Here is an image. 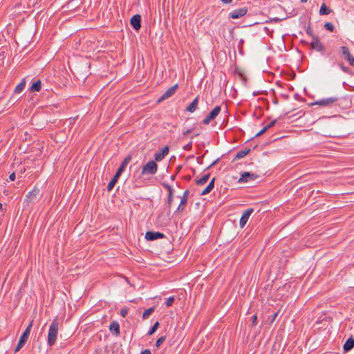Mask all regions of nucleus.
<instances>
[{"instance_id": "obj_34", "label": "nucleus", "mask_w": 354, "mask_h": 354, "mask_svg": "<svg viewBox=\"0 0 354 354\" xmlns=\"http://www.w3.org/2000/svg\"><path fill=\"white\" fill-rule=\"evenodd\" d=\"M173 202V194H168L167 205L169 209H170V207L171 206Z\"/></svg>"}, {"instance_id": "obj_6", "label": "nucleus", "mask_w": 354, "mask_h": 354, "mask_svg": "<svg viewBox=\"0 0 354 354\" xmlns=\"http://www.w3.org/2000/svg\"><path fill=\"white\" fill-rule=\"evenodd\" d=\"M178 87V84L174 85L173 86L170 87L169 89H167L157 100V103H160L163 102L164 100L169 98L173 95H174L177 88Z\"/></svg>"}, {"instance_id": "obj_25", "label": "nucleus", "mask_w": 354, "mask_h": 354, "mask_svg": "<svg viewBox=\"0 0 354 354\" xmlns=\"http://www.w3.org/2000/svg\"><path fill=\"white\" fill-rule=\"evenodd\" d=\"M110 330L115 332L116 335L120 334V325L118 322H113L110 325Z\"/></svg>"}, {"instance_id": "obj_43", "label": "nucleus", "mask_w": 354, "mask_h": 354, "mask_svg": "<svg viewBox=\"0 0 354 354\" xmlns=\"http://www.w3.org/2000/svg\"><path fill=\"white\" fill-rule=\"evenodd\" d=\"M9 178L11 181H13L15 180V174L13 172L9 176Z\"/></svg>"}, {"instance_id": "obj_44", "label": "nucleus", "mask_w": 354, "mask_h": 354, "mask_svg": "<svg viewBox=\"0 0 354 354\" xmlns=\"http://www.w3.org/2000/svg\"><path fill=\"white\" fill-rule=\"evenodd\" d=\"M151 351L149 349H145L142 351L140 354H151Z\"/></svg>"}, {"instance_id": "obj_26", "label": "nucleus", "mask_w": 354, "mask_h": 354, "mask_svg": "<svg viewBox=\"0 0 354 354\" xmlns=\"http://www.w3.org/2000/svg\"><path fill=\"white\" fill-rule=\"evenodd\" d=\"M250 151V149H245L240 150L239 151H238L236 153V154L235 156V158H236V159L243 158L246 155H248Z\"/></svg>"}, {"instance_id": "obj_32", "label": "nucleus", "mask_w": 354, "mask_h": 354, "mask_svg": "<svg viewBox=\"0 0 354 354\" xmlns=\"http://www.w3.org/2000/svg\"><path fill=\"white\" fill-rule=\"evenodd\" d=\"M338 66L341 68V69L344 72H345L346 73H350V71H351L350 68L348 66H344V64L343 63H339Z\"/></svg>"}, {"instance_id": "obj_31", "label": "nucleus", "mask_w": 354, "mask_h": 354, "mask_svg": "<svg viewBox=\"0 0 354 354\" xmlns=\"http://www.w3.org/2000/svg\"><path fill=\"white\" fill-rule=\"evenodd\" d=\"M165 341V337L162 336L159 337L156 342V348H158Z\"/></svg>"}, {"instance_id": "obj_20", "label": "nucleus", "mask_w": 354, "mask_h": 354, "mask_svg": "<svg viewBox=\"0 0 354 354\" xmlns=\"http://www.w3.org/2000/svg\"><path fill=\"white\" fill-rule=\"evenodd\" d=\"M214 181L215 178H213L212 180L209 182V185L206 187V188L204 190H203V192H201V195L207 194L213 189V188L214 187Z\"/></svg>"}, {"instance_id": "obj_29", "label": "nucleus", "mask_w": 354, "mask_h": 354, "mask_svg": "<svg viewBox=\"0 0 354 354\" xmlns=\"http://www.w3.org/2000/svg\"><path fill=\"white\" fill-rule=\"evenodd\" d=\"M159 325H160L159 322H156L153 324V326L149 330V331L147 333V335H149V336L152 335L157 330V329L159 327Z\"/></svg>"}, {"instance_id": "obj_16", "label": "nucleus", "mask_w": 354, "mask_h": 354, "mask_svg": "<svg viewBox=\"0 0 354 354\" xmlns=\"http://www.w3.org/2000/svg\"><path fill=\"white\" fill-rule=\"evenodd\" d=\"M169 147L165 146L161 151L156 152L154 154V158L156 161H161L164 159V158L169 153Z\"/></svg>"}, {"instance_id": "obj_50", "label": "nucleus", "mask_w": 354, "mask_h": 354, "mask_svg": "<svg viewBox=\"0 0 354 354\" xmlns=\"http://www.w3.org/2000/svg\"><path fill=\"white\" fill-rule=\"evenodd\" d=\"M2 208H3V205H2V203H0V210L2 209Z\"/></svg>"}, {"instance_id": "obj_15", "label": "nucleus", "mask_w": 354, "mask_h": 354, "mask_svg": "<svg viewBox=\"0 0 354 354\" xmlns=\"http://www.w3.org/2000/svg\"><path fill=\"white\" fill-rule=\"evenodd\" d=\"M131 156L130 155L127 156L124 160L122 162L120 166L119 167V168L118 169L115 174L118 176L120 177L121 174H122V172L124 171L125 168L127 167V166L128 165V164L129 163V162L131 161Z\"/></svg>"}, {"instance_id": "obj_48", "label": "nucleus", "mask_w": 354, "mask_h": 354, "mask_svg": "<svg viewBox=\"0 0 354 354\" xmlns=\"http://www.w3.org/2000/svg\"><path fill=\"white\" fill-rule=\"evenodd\" d=\"M277 315H278V312L273 315L272 318L271 319V322H273L275 320V319L277 317Z\"/></svg>"}, {"instance_id": "obj_1", "label": "nucleus", "mask_w": 354, "mask_h": 354, "mask_svg": "<svg viewBox=\"0 0 354 354\" xmlns=\"http://www.w3.org/2000/svg\"><path fill=\"white\" fill-rule=\"evenodd\" d=\"M59 329V323L57 319H54L49 327L48 334V344L50 346L55 344Z\"/></svg>"}, {"instance_id": "obj_30", "label": "nucleus", "mask_w": 354, "mask_h": 354, "mask_svg": "<svg viewBox=\"0 0 354 354\" xmlns=\"http://www.w3.org/2000/svg\"><path fill=\"white\" fill-rule=\"evenodd\" d=\"M174 300H175L174 297H170L167 298V299L165 301V305L167 307H169V306H172V304L174 302Z\"/></svg>"}, {"instance_id": "obj_17", "label": "nucleus", "mask_w": 354, "mask_h": 354, "mask_svg": "<svg viewBox=\"0 0 354 354\" xmlns=\"http://www.w3.org/2000/svg\"><path fill=\"white\" fill-rule=\"evenodd\" d=\"M188 195H189V190L187 189V190L185 191L183 196L181 197L180 203L176 209L177 212H183L184 210L185 205L187 202Z\"/></svg>"}, {"instance_id": "obj_27", "label": "nucleus", "mask_w": 354, "mask_h": 354, "mask_svg": "<svg viewBox=\"0 0 354 354\" xmlns=\"http://www.w3.org/2000/svg\"><path fill=\"white\" fill-rule=\"evenodd\" d=\"M154 310H155V307H153V306L145 310L142 314L143 319H148L149 317V316L154 312Z\"/></svg>"}, {"instance_id": "obj_47", "label": "nucleus", "mask_w": 354, "mask_h": 354, "mask_svg": "<svg viewBox=\"0 0 354 354\" xmlns=\"http://www.w3.org/2000/svg\"><path fill=\"white\" fill-rule=\"evenodd\" d=\"M192 129H187V131H184L183 133V134L184 136H187V135L189 134L192 132Z\"/></svg>"}, {"instance_id": "obj_38", "label": "nucleus", "mask_w": 354, "mask_h": 354, "mask_svg": "<svg viewBox=\"0 0 354 354\" xmlns=\"http://www.w3.org/2000/svg\"><path fill=\"white\" fill-rule=\"evenodd\" d=\"M257 324V315H254L252 316V326H255Z\"/></svg>"}, {"instance_id": "obj_40", "label": "nucleus", "mask_w": 354, "mask_h": 354, "mask_svg": "<svg viewBox=\"0 0 354 354\" xmlns=\"http://www.w3.org/2000/svg\"><path fill=\"white\" fill-rule=\"evenodd\" d=\"M128 309L127 308H122L120 311V315L122 317H125L127 315Z\"/></svg>"}, {"instance_id": "obj_39", "label": "nucleus", "mask_w": 354, "mask_h": 354, "mask_svg": "<svg viewBox=\"0 0 354 354\" xmlns=\"http://www.w3.org/2000/svg\"><path fill=\"white\" fill-rule=\"evenodd\" d=\"M24 345L25 344L19 342L17 344V346H16V348L15 349V353L18 352Z\"/></svg>"}, {"instance_id": "obj_41", "label": "nucleus", "mask_w": 354, "mask_h": 354, "mask_svg": "<svg viewBox=\"0 0 354 354\" xmlns=\"http://www.w3.org/2000/svg\"><path fill=\"white\" fill-rule=\"evenodd\" d=\"M276 122H277V119H275V120H272V122H270L269 124H268L267 126H266V127L268 129H269L270 128H271V127H274V126L275 125Z\"/></svg>"}, {"instance_id": "obj_14", "label": "nucleus", "mask_w": 354, "mask_h": 354, "mask_svg": "<svg viewBox=\"0 0 354 354\" xmlns=\"http://www.w3.org/2000/svg\"><path fill=\"white\" fill-rule=\"evenodd\" d=\"M130 24L135 30H140L141 27V17L139 15H133L131 20Z\"/></svg>"}, {"instance_id": "obj_18", "label": "nucleus", "mask_w": 354, "mask_h": 354, "mask_svg": "<svg viewBox=\"0 0 354 354\" xmlns=\"http://www.w3.org/2000/svg\"><path fill=\"white\" fill-rule=\"evenodd\" d=\"M198 100H199V97L198 96L194 98V100L192 102V103L189 106H187L186 111L188 112H190V113L194 112L198 108Z\"/></svg>"}, {"instance_id": "obj_36", "label": "nucleus", "mask_w": 354, "mask_h": 354, "mask_svg": "<svg viewBox=\"0 0 354 354\" xmlns=\"http://www.w3.org/2000/svg\"><path fill=\"white\" fill-rule=\"evenodd\" d=\"M306 33L310 36L312 37V39H313V37H317L316 35H315L313 32V30L312 29L310 28V26H308L307 28H306Z\"/></svg>"}, {"instance_id": "obj_5", "label": "nucleus", "mask_w": 354, "mask_h": 354, "mask_svg": "<svg viewBox=\"0 0 354 354\" xmlns=\"http://www.w3.org/2000/svg\"><path fill=\"white\" fill-rule=\"evenodd\" d=\"M221 109L220 106H215L213 110H212L210 113L204 118L203 123L204 124H208L212 120L216 118V116L221 112Z\"/></svg>"}, {"instance_id": "obj_46", "label": "nucleus", "mask_w": 354, "mask_h": 354, "mask_svg": "<svg viewBox=\"0 0 354 354\" xmlns=\"http://www.w3.org/2000/svg\"><path fill=\"white\" fill-rule=\"evenodd\" d=\"M221 1L223 3H225V4L230 3L232 1V0H221Z\"/></svg>"}, {"instance_id": "obj_22", "label": "nucleus", "mask_w": 354, "mask_h": 354, "mask_svg": "<svg viewBox=\"0 0 354 354\" xmlns=\"http://www.w3.org/2000/svg\"><path fill=\"white\" fill-rule=\"evenodd\" d=\"M119 178H120V176H117L116 174L114 175L113 178L110 180V182L109 183V184L107 185L106 188L109 192L111 191L113 189V187L115 185L116 183L118 182Z\"/></svg>"}, {"instance_id": "obj_42", "label": "nucleus", "mask_w": 354, "mask_h": 354, "mask_svg": "<svg viewBox=\"0 0 354 354\" xmlns=\"http://www.w3.org/2000/svg\"><path fill=\"white\" fill-rule=\"evenodd\" d=\"M268 130V129L264 127L259 133H257L256 134V136H259L261 135H262L263 133H264L266 131Z\"/></svg>"}, {"instance_id": "obj_10", "label": "nucleus", "mask_w": 354, "mask_h": 354, "mask_svg": "<svg viewBox=\"0 0 354 354\" xmlns=\"http://www.w3.org/2000/svg\"><path fill=\"white\" fill-rule=\"evenodd\" d=\"M247 12H248L247 8H245V7L240 8L232 10L230 13L229 15L232 19H239V18L244 16L247 13Z\"/></svg>"}, {"instance_id": "obj_33", "label": "nucleus", "mask_w": 354, "mask_h": 354, "mask_svg": "<svg viewBox=\"0 0 354 354\" xmlns=\"http://www.w3.org/2000/svg\"><path fill=\"white\" fill-rule=\"evenodd\" d=\"M324 28L330 32H333L334 30V26L333 24L330 22L326 23L324 25Z\"/></svg>"}, {"instance_id": "obj_37", "label": "nucleus", "mask_w": 354, "mask_h": 354, "mask_svg": "<svg viewBox=\"0 0 354 354\" xmlns=\"http://www.w3.org/2000/svg\"><path fill=\"white\" fill-rule=\"evenodd\" d=\"M192 141L183 147V149L185 151H190L192 149Z\"/></svg>"}, {"instance_id": "obj_49", "label": "nucleus", "mask_w": 354, "mask_h": 354, "mask_svg": "<svg viewBox=\"0 0 354 354\" xmlns=\"http://www.w3.org/2000/svg\"><path fill=\"white\" fill-rule=\"evenodd\" d=\"M180 169H181V166H178L177 168L178 171H179L180 170Z\"/></svg>"}, {"instance_id": "obj_11", "label": "nucleus", "mask_w": 354, "mask_h": 354, "mask_svg": "<svg viewBox=\"0 0 354 354\" xmlns=\"http://www.w3.org/2000/svg\"><path fill=\"white\" fill-rule=\"evenodd\" d=\"M254 212L252 208L248 209L241 216L239 221V225L241 228H243L245 224L247 223L250 215Z\"/></svg>"}, {"instance_id": "obj_2", "label": "nucleus", "mask_w": 354, "mask_h": 354, "mask_svg": "<svg viewBox=\"0 0 354 354\" xmlns=\"http://www.w3.org/2000/svg\"><path fill=\"white\" fill-rule=\"evenodd\" d=\"M158 171V165L154 160L149 161L142 169V175H154Z\"/></svg>"}, {"instance_id": "obj_19", "label": "nucleus", "mask_w": 354, "mask_h": 354, "mask_svg": "<svg viewBox=\"0 0 354 354\" xmlns=\"http://www.w3.org/2000/svg\"><path fill=\"white\" fill-rule=\"evenodd\" d=\"M344 350L345 352H348L354 348V339L351 337H349L344 344Z\"/></svg>"}, {"instance_id": "obj_28", "label": "nucleus", "mask_w": 354, "mask_h": 354, "mask_svg": "<svg viewBox=\"0 0 354 354\" xmlns=\"http://www.w3.org/2000/svg\"><path fill=\"white\" fill-rule=\"evenodd\" d=\"M209 178V174H205L202 178L196 180V183L198 185H203L208 180Z\"/></svg>"}, {"instance_id": "obj_35", "label": "nucleus", "mask_w": 354, "mask_h": 354, "mask_svg": "<svg viewBox=\"0 0 354 354\" xmlns=\"http://www.w3.org/2000/svg\"><path fill=\"white\" fill-rule=\"evenodd\" d=\"M163 186L167 189L168 194H173L174 189L171 185L167 183H164Z\"/></svg>"}, {"instance_id": "obj_45", "label": "nucleus", "mask_w": 354, "mask_h": 354, "mask_svg": "<svg viewBox=\"0 0 354 354\" xmlns=\"http://www.w3.org/2000/svg\"><path fill=\"white\" fill-rule=\"evenodd\" d=\"M219 159H216V160H214L207 169H209L210 167H212L213 165H216L218 162Z\"/></svg>"}, {"instance_id": "obj_51", "label": "nucleus", "mask_w": 354, "mask_h": 354, "mask_svg": "<svg viewBox=\"0 0 354 354\" xmlns=\"http://www.w3.org/2000/svg\"><path fill=\"white\" fill-rule=\"evenodd\" d=\"M307 1H308V0H301V1L302 3H306V2H307Z\"/></svg>"}, {"instance_id": "obj_24", "label": "nucleus", "mask_w": 354, "mask_h": 354, "mask_svg": "<svg viewBox=\"0 0 354 354\" xmlns=\"http://www.w3.org/2000/svg\"><path fill=\"white\" fill-rule=\"evenodd\" d=\"M332 10L326 6L325 3H323L321 6L320 10H319V15H329Z\"/></svg>"}, {"instance_id": "obj_8", "label": "nucleus", "mask_w": 354, "mask_h": 354, "mask_svg": "<svg viewBox=\"0 0 354 354\" xmlns=\"http://www.w3.org/2000/svg\"><path fill=\"white\" fill-rule=\"evenodd\" d=\"M310 46L312 49L318 52H323L325 50L324 44L320 41L318 37H313V39L310 44Z\"/></svg>"}, {"instance_id": "obj_23", "label": "nucleus", "mask_w": 354, "mask_h": 354, "mask_svg": "<svg viewBox=\"0 0 354 354\" xmlns=\"http://www.w3.org/2000/svg\"><path fill=\"white\" fill-rule=\"evenodd\" d=\"M26 86V80L23 79L20 83L15 87L14 90V93L19 94L23 91Z\"/></svg>"}, {"instance_id": "obj_21", "label": "nucleus", "mask_w": 354, "mask_h": 354, "mask_svg": "<svg viewBox=\"0 0 354 354\" xmlns=\"http://www.w3.org/2000/svg\"><path fill=\"white\" fill-rule=\"evenodd\" d=\"M41 82L40 80H37L32 83L30 86V92H38L41 90Z\"/></svg>"}, {"instance_id": "obj_12", "label": "nucleus", "mask_w": 354, "mask_h": 354, "mask_svg": "<svg viewBox=\"0 0 354 354\" xmlns=\"http://www.w3.org/2000/svg\"><path fill=\"white\" fill-rule=\"evenodd\" d=\"M257 177H258V176L254 174L250 173V172H243L241 174V176L239 182L247 183L249 181L256 180L257 178Z\"/></svg>"}, {"instance_id": "obj_7", "label": "nucleus", "mask_w": 354, "mask_h": 354, "mask_svg": "<svg viewBox=\"0 0 354 354\" xmlns=\"http://www.w3.org/2000/svg\"><path fill=\"white\" fill-rule=\"evenodd\" d=\"M340 50L343 57L348 62L351 66H354V57L351 55L347 46L340 47Z\"/></svg>"}, {"instance_id": "obj_4", "label": "nucleus", "mask_w": 354, "mask_h": 354, "mask_svg": "<svg viewBox=\"0 0 354 354\" xmlns=\"http://www.w3.org/2000/svg\"><path fill=\"white\" fill-rule=\"evenodd\" d=\"M40 192V190L37 187H35L32 191L29 192L28 194L26 196V198L24 200V203L26 204V205H29L30 203H34L37 196H39Z\"/></svg>"}, {"instance_id": "obj_9", "label": "nucleus", "mask_w": 354, "mask_h": 354, "mask_svg": "<svg viewBox=\"0 0 354 354\" xmlns=\"http://www.w3.org/2000/svg\"><path fill=\"white\" fill-rule=\"evenodd\" d=\"M165 236L163 233L159 232H152L149 231L147 232L145 234V239L147 241H154L159 239H163Z\"/></svg>"}, {"instance_id": "obj_13", "label": "nucleus", "mask_w": 354, "mask_h": 354, "mask_svg": "<svg viewBox=\"0 0 354 354\" xmlns=\"http://www.w3.org/2000/svg\"><path fill=\"white\" fill-rule=\"evenodd\" d=\"M32 322H33V321H32L28 324V326L26 327V328L24 330V332L21 335L20 339L19 340V342H21V343H22L24 344H26V343L27 342L28 339L29 335H30V331H31V328L32 327Z\"/></svg>"}, {"instance_id": "obj_3", "label": "nucleus", "mask_w": 354, "mask_h": 354, "mask_svg": "<svg viewBox=\"0 0 354 354\" xmlns=\"http://www.w3.org/2000/svg\"><path fill=\"white\" fill-rule=\"evenodd\" d=\"M339 100V97H330L313 102L311 105H319L322 106H331Z\"/></svg>"}]
</instances>
